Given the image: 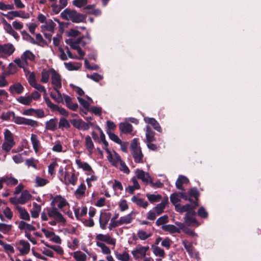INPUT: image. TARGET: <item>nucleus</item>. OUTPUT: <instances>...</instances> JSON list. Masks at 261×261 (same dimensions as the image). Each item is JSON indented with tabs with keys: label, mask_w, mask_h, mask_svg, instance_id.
<instances>
[{
	"label": "nucleus",
	"mask_w": 261,
	"mask_h": 261,
	"mask_svg": "<svg viewBox=\"0 0 261 261\" xmlns=\"http://www.w3.org/2000/svg\"><path fill=\"white\" fill-rule=\"evenodd\" d=\"M105 150L107 154V160L112 166L118 168L126 174L129 173V169L122 160L120 156L115 150H111L109 148H106Z\"/></svg>",
	"instance_id": "1"
},
{
	"label": "nucleus",
	"mask_w": 261,
	"mask_h": 261,
	"mask_svg": "<svg viewBox=\"0 0 261 261\" xmlns=\"http://www.w3.org/2000/svg\"><path fill=\"white\" fill-rule=\"evenodd\" d=\"M82 38H78L76 41L73 40L72 39L70 38L66 40V42L69 44L71 47L77 51L79 54V56H77L74 54H72L69 50L67 51V54L69 58L74 59H82L85 53L80 48L79 44H82L83 45L85 44V43H82Z\"/></svg>",
	"instance_id": "2"
},
{
	"label": "nucleus",
	"mask_w": 261,
	"mask_h": 261,
	"mask_svg": "<svg viewBox=\"0 0 261 261\" xmlns=\"http://www.w3.org/2000/svg\"><path fill=\"white\" fill-rule=\"evenodd\" d=\"M61 17L68 20H71L74 22L83 21L85 17L84 15L76 12L75 11L66 9L61 13Z\"/></svg>",
	"instance_id": "3"
},
{
	"label": "nucleus",
	"mask_w": 261,
	"mask_h": 261,
	"mask_svg": "<svg viewBox=\"0 0 261 261\" xmlns=\"http://www.w3.org/2000/svg\"><path fill=\"white\" fill-rule=\"evenodd\" d=\"M130 148L135 162L137 163H143V155L141 148L139 146L138 139L135 138L133 140L131 143Z\"/></svg>",
	"instance_id": "4"
},
{
	"label": "nucleus",
	"mask_w": 261,
	"mask_h": 261,
	"mask_svg": "<svg viewBox=\"0 0 261 261\" xmlns=\"http://www.w3.org/2000/svg\"><path fill=\"white\" fill-rule=\"evenodd\" d=\"M4 141L2 147L4 151L9 152L15 144L13 135L9 129H6L4 131Z\"/></svg>",
	"instance_id": "5"
},
{
	"label": "nucleus",
	"mask_w": 261,
	"mask_h": 261,
	"mask_svg": "<svg viewBox=\"0 0 261 261\" xmlns=\"http://www.w3.org/2000/svg\"><path fill=\"white\" fill-rule=\"evenodd\" d=\"M148 246L138 245L132 251V254L135 260H140L145 258L149 251Z\"/></svg>",
	"instance_id": "6"
},
{
	"label": "nucleus",
	"mask_w": 261,
	"mask_h": 261,
	"mask_svg": "<svg viewBox=\"0 0 261 261\" xmlns=\"http://www.w3.org/2000/svg\"><path fill=\"white\" fill-rule=\"evenodd\" d=\"M35 55L31 51L26 50L20 59H17L15 60V62L19 67L24 68L28 65V61H33L35 59Z\"/></svg>",
	"instance_id": "7"
},
{
	"label": "nucleus",
	"mask_w": 261,
	"mask_h": 261,
	"mask_svg": "<svg viewBox=\"0 0 261 261\" xmlns=\"http://www.w3.org/2000/svg\"><path fill=\"white\" fill-rule=\"evenodd\" d=\"M23 69L25 72L26 77L30 84L32 87H33L34 88H35V89H37L40 91H44L45 89L44 87L42 86L41 85L37 83L36 81L35 74L33 72H31L29 70H27L25 68Z\"/></svg>",
	"instance_id": "8"
},
{
	"label": "nucleus",
	"mask_w": 261,
	"mask_h": 261,
	"mask_svg": "<svg viewBox=\"0 0 261 261\" xmlns=\"http://www.w3.org/2000/svg\"><path fill=\"white\" fill-rule=\"evenodd\" d=\"M95 239L96 243H106L113 246H115L116 243V239L111 237L109 234H97L95 237Z\"/></svg>",
	"instance_id": "9"
},
{
	"label": "nucleus",
	"mask_w": 261,
	"mask_h": 261,
	"mask_svg": "<svg viewBox=\"0 0 261 261\" xmlns=\"http://www.w3.org/2000/svg\"><path fill=\"white\" fill-rule=\"evenodd\" d=\"M13 216V214L11 209L8 207L3 202H0V218L4 220V217L8 220H11Z\"/></svg>",
	"instance_id": "10"
},
{
	"label": "nucleus",
	"mask_w": 261,
	"mask_h": 261,
	"mask_svg": "<svg viewBox=\"0 0 261 261\" xmlns=\"http://www.w3.org/2000/svg\"><path fill=\"white\" fill-rule=\"evenodd\" d=\"M51 204L53 207H56V206H57L60 209L69 206V203L66 199L61 195L55 196L52 199Z\"/></svg>",
	"instance_id": "11"
},
{
	"label": "nucleus",
	"mask_w": 261,
	"mask_h": 261,
	"mask_svg": "<svg viewBox=\"0 0 261 261\" xmlns=\"http://www.w3.org/2000/svg\"><path fill=\"white\" fill-rule=\"evenodd\" d=\"M47 214L49 217L54 218L57 222H65V218L56 207L49 208L47 210Z\"/></svg>",
	"instance_id": "12"
},
{
	"label": "nucleus",
	"mask_w": 261,
	"mask_h": 261,
	"mask_svg": "<svg viewBox=\"0 0 261 261\" xmlns=\"http://www.w3.org/2000/svg\"><path fill=\"white\" fill-rule=\"evenodd\" d=\"M15 246L21 255L27 254L30 251V244L24 240H21L16 242Z\"/></svg>",
	"instance_id": "13"
},
{
	"label": "nucleus",
	"mask_w": 261,
	"mask_h": 261,
	"mask_svg": "<svg viewBox=\"0 0 261 261\" xmlns=\"http://www.w3.org/2000/svg\"><path fill=\"white\" fill-rule=\"evenodd\" d=\"M176 225L178 226L176 227L174 225L168 224L164 225L162 226V229L165 231H168L170 233H173L175 232H180L181 229H184V224L181 223L176 222Z\"/></svg>",
	"instance_id": "14"
},
{
	"label": "nucleus",
	"mask_w": 261,
	"mask_h": 261,
	"mask_svg": "<svg viewBox=\"0 0 261 261\" xmlns=\"http://www.w3.org/2000/svg\"><path fill=\"white\" fill-rule=\"evenodd\" d=\"M72 125L78 129L83 130H88L90 128V125H92L90 122H85L81 119H74L71 121Z\"/></svg>",
	"instance_id": "15"
},
{
	"label": "nucleus",
	"mask_w": 261,
	"mask_h": 261,
	"mask_svg": "<svg viewBox=\"0 0 261 261\" xmlns=\"http://www.w3.org/2000/svg\"><path fill=\"white\" fill-rule=\"evenodd\" d=\"M195 215L196 213L194 210H192L191 212H189V213H187L186 216L185 217V222L183 223L184 224V226L185 225L188 226H198L199 223L195 218Z\"/></svg>",
	"instance_id": "16"
},
{
	"label": "nucleus",
	"mask_w": 261,
	"mask_h": 261,
	"mask_svg": "<svg viewBox=\"0 0 261 261\" xmlns=\"http://www.w3.org/2000/svg\"><path fill=\"white\" fill-rule=\"evenodd\" d=\"M135 173L137 177L141 179L145 183H152V180L148 172H146L142 170L137 169L135 170Z\"/></svg>",
	"instance_id": "17"
},
{
	"label": "nucleus",
	"mask_w": 261,
	"mask_h": 261,
	"mask_svg": "<svg viewBox=\"0 0 261 261\" xmlns=\"http://www.w3.org/2000/svg\"><path fill=\"white\" fill-rule=\"evenodd\" d=\"M197 206L198 203L197 202H193L191 204H188L183 206L178 204L175 206V210L179 213L187 212L188 213L189 212H191Z\"/></svg>",
	"instance_id": "18"
},
{
	"label": "nucleus",
	"mask_w": 261,
	"mask_h": 261,
	"mask_svg": "<svg viewBox=\"0 0 261 261\" xmlns=\"http://www.w3.org/2000/svg\"><path fill=\"white\" fill-rule=\"evenodd\" d=\"M42 231L44 233L45 237L48 239L50 241L57 244H61L62 240L61 238L55 233L45 228H42Z\"/></svg>",
	"instance_id": "19"
},
{
	"label": "nucleus",
	"mask_w": 261,
	"mask_h": 261,
	"mask_svg": "<svg viewBox=\"0 0 261 261\" xmlns=\"http://www.w3.org/2000/svg\"><path fill=\"white\" fill-rule=\"evenodd\" d=\"M35 223L34 221L32 223H28L24 221H20L18 222V228L21 230L24 231L25 232L33 231L36 229L34 226Z\"/></svg>",
	"instance_id": "20"
},
{
	"label": "nucleus",
	"mask_w": 261,
	"mask_h": 261,
	"mask_svg": "<svg viewBox=\"0 0 261 261\" xmlns=\"http://www.w3.org/2000/svg\"><path fill=\"white\" fill-rule=\"evenodd\" d=\"M5 16L10 20L14 19L15 17H20L24 19H27L30 17V14L28 13L22 11L9 12Z\"/></svg>",
	"instance_id": "21"
},
{
	"label": "nucleus",
	"mask_w": 261,
	"mask_h": 261,
	"mask_svg": "<svg viewBox=\"0 0 261 261\" xmlns=\"http://www.w3.org/2000/svg\"><path fill=\"white\" fill-rule=\"evenodd\" d=\"M14 50L15 48L12 44L0 45V55L2 57L11 55Z\"/></svg>",
	"instance_id": "22"
},
{
	"label": "nucleus",
	"mask_w": 261,
	"mask_h": 261,
	"mask_svg": "<svg viewBox=\"0 0 261 261\" xmlns=\"http://www.w3.org/2000/svg\"><path fill=\"white\" fill-rule=\"evenodd\" d=\"M110 213H101L99 218L100 227L102 229H106V226L111 218Z\"/></svg>",
	"instance_id": "23"
},
{
	"label": "nucleus",
	"mask_w": 261,
	"mask_h": 261,
	"mask_svg": "<svg viewBox=\"0 0 261 261\" xmlns=\"http://www.w3.org/2000/svg\"><path fill=\"white\" fill-rule=\"evenodd\" d=\"M52 72L51 83L54 85V89H60L62 87L61 76L55 70Z\"/></svg>",
	"instance_id": "24"
},
{
	"label": "nucleus",
	"mask_w": 261,
	"mask_h": 261,
	"mask_svg": "<svg viewBox=\"0 0 261 261\" xmlns=\"http://www.w3.org/2000/svg\"><path fill=\"white\" fill-rule=\"evenodd\" d=\"M2 22L4 29L6 32L9 34L12 35L15 39H18L19 36L18 33L14 30L12 26L4 19L2 20Z\"/></svg>",
	"instance_id": "25"
},
{
	"label": "nucleus",
	"mask_w": 261,
	"mask_h": 261,
	"mask_svg": "<svg viewBox=\"0 0 261 261\" xmlns=\"http://www.w3.org/2000/svg\"><path fill=\"white\" fill-rule=\"evenodd\" d=\"M56 26V23L52 20L49 19L41 26V29L43 32L46 31L53 32Z\"/></svg>",
	"instance_id": "26"
},
{
	"label": "nucleus",
	"mask_w": 261,
	"mask_h": 261,
	"mask_svg": "<svg viewBox=\"0 0 261 261\" xmlns=\"http://www.w3.org/2000/svg\"><path fill=\"white\" fill-rule=\"evenodd\" d=\"M85 147L89 152V155H92L94 153V146L91 137L87 136L85 137Z\"/></svg>",
	"instance_id": "27"
},
{
	"label": "nucleus",
	"mask_w": 261,
	"mask_h": 261,
	"mask_svg": "<svg viewBox=\"0 0 261 261\" xmlns=\"http://www.w3.org/2000/svg\"><path fill=\"white\" fill-rule=\"evenodd\" d=\"M77 177L74 173H72L71 174L69 173H66L64 177V182L66 185L71 184L75 185L76 183Z\"/></svg>",
	"instance_id": "28"
},
{
	"label": "nucleus",
	"mask_w": 261,
	"mask_h": 261,
	"mask_svg": "<svg viewBox=\"0 0 261 261\" xmlns=\"http://www.w3.org/2000/svg\"><path fill=\"white\" fill-rule=\"evenodd\" d=\"M75 163L79 168L82 169L84 171L89 173L93 172L91 167L88 163L82 162L80 160H76Z\"/></svg>",
	"instance_id": "29"
},
{
	"label": "nucleus",
	"mask_w": 261,
	"mask_h": 261,
	"mask_svg": "<svg viewBox=\"0 0 261 261\" xmlns=\"http://www.w3.org/2000/svg\"><path fill=\"white\" fill-rule=\"evenodd\" d=\"M114 254L116 258L120 261H131V257L126 251H123L121 253L115 251Z\"/></svg>",
	"instance_id": "30"
},
{
	"label": "nucleus",
	"mask_w": 261,
	"mask_h": 261,
	"mask_svg": "<svg viewBox=\"0 0 261 261\" xmlns=\"http://www.w3.org/2000/svg\"><path fill=\"white\" fill-rule=\"evenodd\" d=\"M16 210L19 213V217L20 219L25 221L30 220V214L24 208L18 206L16 207Z\"/></svg>",
	"instance_id": "31"
},
{
	"label": "nucleus",
	"mask_w": 261,
	"mask_h": 261,
	"mask_svg": "<svg viewBox=\"0 0 261 261\" xmlns=\"http://www.w3.org/2000/svg\"><path fill=\"white\" fill-rule=\"evenodd\" d=\"M54 70H55L53 68L49 69H43L41 72V82L44 83H47L48 81L49 76H52V71Z\"/></svg>",
	"instance_id": "32"
},
{
	"label": "nucleus",
	"mask_w": 261,
	"mask_h": 261,
	"mask_svg": "<svg viewBox=\"0 0 261 261\" xmlns=\"http://www.w3.org/2000/svg\"><path fill=\"white\" fill-rule=\"evenodd\" d=\"M168 203V198L164 199L161 202L159 203L156 206L153 208V209L155 211L157 215H160L162 214L164 208H165L167 204Z\"/></svg>",
	"instance_id": "33"
},
{
	"label": "nucleus",
	"mask_w": 261,
	"mask_h": 261,
	"mask_svg": "<svg viewBox=\"0 0 261 261\" xmlns=\"http://www.w3.org/2000/svg\"><path fill=\"white\" fill-rule=\"evenodd\" d=\"M72 256L76 261H86L87 258V254L81 251L74 252Z\"/></svg>",
	"instance_id": "34"
},
{
	"label": "nucleus",
	"mask_w": 261,
	"mask_h": 261,
	"mask_svg": "<svg viewBox=\"0 0 261 261\" xmlns=\"http://www.w3.org/2000/svg\"><path fill=\"white\" fill-rule=\"evenodd\" d=\"M144 120L146 123L151 124L155 130L159 132H161V127L159 123L154 118L145 117Z\"/></svg>",
	"instance_id": "35"
},
{
	"label": "nucleus",
	"mask_w": 261,
	"mask_h": 261,
	"mask_svg": "<svg viewBox=\"0 0 261 261\" xmlns=\"http://www.w3.org/2000/svg\"><path fill=\"white\" fill-rule=\"evenodd\" d=\"M153 253L154 255L159 257V260H161L165 257V253L164 250L158 246H152Z\"/></svg>",
	"instance_id": "36"
},
{
	"label": "nucleus",
	"mask_w": 261,
	"mask_h": 261,
	"mask_svg": "<svg viewBox=\"0 0 261 261\" xmlns=\"http://www.w3.org/2000/svg\"><path fill=\"white\" fill-rule=\"evenodd\" d=\"M57 119L53 118L47 121L45 123V129L54 131L56 129L57 126Z\"/></svg>",
	"instance_id": "37"
},
{
	"label": "nucleus",
	"mask_w": 261,
	"mask_h": 261,
	"mask_svg": "<svg viewBox=\"0 0 261 261\" xmlns=\"http://www.w3.org/2000/svg\"><path fill=\"white\" fill-rule=\"evenodd\" d=\"M33 149L36 153H37L40 147V142L37 138V136L35 134H32L31 137Z\"/></svg>",
	"instance_id": "38"
},
{
	"label": "nucleus",
	"mask_w": 261,
	"mask_h": 261,
	"mask_svg": "<svg viewBox=\"0 0 261 261\" xmlns=\"http://www.w3.org/2000/svg\"><path fill=\"white\" fill-rule=\"evenodd\" d=\"M32 197V195L28 191H23L21 193V194L19 197L20 204H24L27 202L31 200Z\"/></svg>",
	"instance_id": "39"
},
{
	"label": "nucleus",
	"mask_w": 261,
	"mask_h": 261,
	"mask_svg": "<svg viewBox=\"0 0 261 261\" xmlns=\"http://www.w3.org/2000/svg\"><path fill=\"white\" fill-rule=\"evenodd\" d=\"M23 90V86L19 83H16L12 85L9 88V91L11 93L20 94Z\"/></svg>",
	"instance_id": "40"
},
{
	"label": "nucleus",
	"mask_w": 261,
	"mask_h": 261,
	"mask_svg": "<svg viewBox=\"0 0 261 261\" xmlns=\"http://www.w3.org/2000/svg\"><path fill=\"white\" fill-rule=\"evenodd\" d=\"M41 211V206L36 202L33 203V208L31 210V216L33 218L38 217Z\"/></svg>",
	"instance_id": "41"
},
{
	"label": "nucleus",
	"mask_w": 261,
	"mask_h": 261,
	"mask_svg": "<svg viewBox=\"0 0 261 261\" xmlns=\"http://www.w3.org/2000/svg\"><path fill=\"white\" fill-rule=\"evenodd\" d=\"M146 196L151 203L159 202L162 198V196L158 194H147Z\"/></svg>",
	"instance_id": "42"
},
{
	"label": "nucleus",
	"mask_w": 261,
	"mask_h": 261,
	"mask_svg": "<svg viewBox=\"0 0 261 261\" xmlns=\"http://www.w3.org/2000/svg\"><path fill=\"white\" fill-rule=\"evenodd\" d=\"M152 236V233L149 231H146L143 230H139L137 232L138 238L142 241L147 240Z\"/></svg>",
	"instance_id": "43"
},
{
	"label": "nucleus",
	"mask_w": 261,
	"mask_h": 261,
	"mask_svg": "<svg viewBox=\"0 0 261 261\" xmlns=\"http://www.w3.org/2000/svg\"><path fill=\"white\" fill-rule=\"evenodd\" d=\"M132 201L136 203L138 205L141 206L143 208H146L148 204V202L142 198H138L134 196L132 198Z\"/></svg>",
	"instance_id": "44"
},
{
	"label": "nucleus",
	"mask_w": 261,
	"mask_h": 261,
	"mask_svg": "<svg viewBox=\"0 0 261 261\" xmlns=\"http://www.w3.org/2000/svg\"><path fill=\"white\" fill-rule=\"evenodd\" d=\"M133 218L132 217V213H129L126 215L121 216L119 218L121 225L127 224L132 222Z\"/></svg>",
	"instance_id": "45"
},
{
	"label": "nucleus",
	"mask_w": 261,
	"mask_h": 261,
	"mask_svg": "<svg viewBox=\"0 0 261 261\" xmlns=\"http://www.w3.org/2000/svg\"><path fill=\"white\" fill-rule=\"evenodd\" d=\"M64 65L65 67L69 71L78 70L81 67L82 64L79 63H65Z\"/></svg>",
	"instance_id": "46"
},
{
	"label": "nucleus",
	"mask_w": 261,
	"mask_h": 261,
	"mask_svg": "<svg viewBox=\"0 0 261 261\" xmlns=\"http://www.w3.org/2000/svg\"><path fill=\"white\" fill-rule=\"evenodd\" d=\"M120 130L124 133H128L132 131V126L126 122H122L119 124Z\"/></svg>",
	"instance_id": "47"
},
{
	"label": "nucleus",
	"mask_w": 261,
	"mask_h": 261,
	"mask_svg": "<svg viewBox=\"0 0 261 261\" xmlns=\"http://www.w3.org/2000/svg\"><path fill=\"white\" fill-rule=\"evenodd\" d=\"M55 91L51 92V97L57 102H61L63 101V97L61 93L59 91V89H54Z\"/></svg>",
	"instance_id": "48"
},
{
	"label": "nucleus",
	"mask_w": 261,
	"mask_h": 261,
	"mask_svg": "<svg viewBox=\"0 0 261 261\" xmlns=\"http://www.w3.org/2000/svg\"><path fill=\"white\" fill-rule=\"evenodd\" d=\"M96 246L100 248L101 252L105 255H109L111 253V251L109 247L105 243H96Z\"/></svg>",
	"instance_id": "49"
},
{
	"label": "nucleus",
	"mask_w": 261,
	"mask_h": 261,
	"mask_svg": "<svg viewBox=\"0 0 261 261\" xmlns=\"http://www.w3.org/2000/svg\"><path fill=\"white\" fill-rule=\"evenodd\" d=\"M17 101L24 105H29L31 102V99L29 95L20 96L17 98Z\"/></svg>",
	"instance_id": "50"
},
{
	"label": "nucleus",
	"mask_w": 261,
	"mask_h": 261,
	"mask_svg": "<svg viewBox=\"0 0 261 261\" xmlns=\"http://www.w3.org/2000/svg\"><path fill=\"white\" fill-rule=\"evenodd\" d=\"M189 182V179L184 176L180 175L176 181V186L178 189H182V185L183 184Z\"/></svg>",
	"instance_id": "51"
},
{
	"label": "nucleus",
	"mask_w": 261,
	"mask_h": 261,
	"mask_svg": "<svg viewBox=\"0 0 261 261\" xmlns=\"http://www.w3.org/2000/svg\"><path fill=\"white\" fill-rule=\"evenodd\" d=\"M74 214L77 219L85 216L87 213V208L86 207H82L81 209L75 208L74 210Z\"/></svg>",
	"instance_id": "52"
},
{
	"label": "nucleus",
	"mask_w": 261,
	"mask_h": 261,
	"mask_svg": "<svg viewBox=\"0 0 261 261\" xmlns=\"http://www.w3.org/2000/svg\"><path fill=\"white\" fill-rule=\"evenodd\" d=\"M87 100H85L81 97H77V99L80 104L82 105L85 109H88L90 103H92L93 102L92 99L89 97H87Z\"/></svg>",
	"instance_id": "53"
},
{
	"label": "nucleus",
	"mask_w": 261,
	"mask_h": 261,
	"mask_svg": "<svg viewBox=\"0 0 261 261\" xmlns=\"http://www.w3.org/2000/svg\"><path fill=\"white\" fill-rule=\"evenodd\" d=\"M12 226L11 224H7L4 223H0V232L7 234L12 229Z\"/></svg>",
	"instance_id": "54"
},
{
	"label": "nucleus",
	"mask_w": 261,
	"mask_h": 261,
	"mask_svg": "<svg viewBox=\"0 0 261 261\" xmlns=\"http://www.w3.org/2000/svg\"><path fill=\"white\" fill-rule=\"evenodd\" d=\"M97 128L99 131L100 140L101 142H102V143L103 144V146H102L103 149L104 150H105V149H106V148H109V147H108L109 144H108V142L106 140V137H105L104 133H103L102 130L100 128H99V127H97Z\"/></svg>",
	"instance_id": "55"
},
{
	"label": "nucleus",
	"mask_w": 261,
	"mask_h": 261,
	"mask_svg": "<svg viewBox=\"0 0 261 261\" xmlns=\"http://www.w3.org/2000/svg\"><path fill=\"white\" fill-rule=\"evenodd\" d=\"M18 180L11 176H5V183L8 186H12L16 185L18 184Z\"/></svg>",
	"instance_id": "56"
},
{
	"label": "nucleus",
	"mask_w": 261,
	"mask_h": 261,
	"mask_svg": "<svg viewBox=\"0 0 261 261\" xmlns=\"http://www.w3.org/2000/svg\"><path fill=\"white\" fill-rule=\"evenodd\" d=\"M180 193L173 194L170 196V200L174 206L179 204L180 201Z\"/></svg>",
	"instance_id": "57"
},
{
	"label": "nucleus",
	"mask_w": 261,
	"mask_h": 261,
	"mask_svg": "<svg viewBox=\"0 0 261 261\" xmlns=\"http://www.w3.org/2000/svg\"><path fill=\"white\" fill-rule=\"evenodd\" d=\"M146 138L147 142H152L155 140L154 133L150 130V128L148 126L146 127Z\"/></svg>",
	"instance_id": "58"
},
{
	"label": "nucleus",
	"mask_w": 261,
	"mask_h": 261,
	"mask_svg": "<svg viewBox=\"0 0 261 261\" xmlns=\"http://www.w3.org/2000/svg\"><path fill=\"white\" fill-rule=\"evenodd\" d=\"M38 162V160L31 158L26 160L25 164L28 167H32L35 169H37V164Z\"/></svg>",
	"instance_id": "59"
},
{
	"label": "nucleus",
	"mask_w": 261,
	"mask_h": 261,
	"mask_svg": "<svg viewBox=\"0 0 261 261\" xmlns=\"http://www.w3.org/2000/svg\"><path fill=\"white\" fill-rule=\"evenodd\" d=\"M107 133L111 140L118 144H121V140L112 131L107 130Z\"/></svg>",
	"instance_id": "60"
},
{
	"label": "nucleus",
	"mask_w": 261,
	"mask_h": 261,
	"mask_svg": "<svg viewBox=\"0 0 261 261\" xmlns=\"http://www.w3.org/2000/svg\"><path fill=\"white\" fill-rule=\"evenodd\" d=\"M185 248L188 251L189 254L192 256L193 254V247L191 243L188 242L186 240H184L182 242Z\"/></svg>",
	"instance_id": "61"
},
{
	"label": "nucleus",
	"mask_w": 261,
	"mask_h": 261,
	"mask_svg": "<svg viewBox=\"0 0 261 261\" xmlns=\"http://www.w3.org/2000/svg\"><path fill=\"white\" fill-rule=\"evenodd\" d=\"M27 119L28 118L20 116H16L15 115L13 121L14 123L18 125H26Z\"/></svg>",
	"instance_id": "62"
},
{
	"label": "nucleus",
	"mask_w": 261,
	"mask_h": 261,
	"mask_svg": "<svg viewBox=\"0 0 261 261\" xmlns=\"http://www.w3.org/2000/svg\"><path fill=\"white\" fill-rule=\"evenodd\" d=\"M86 187L84 184H81L75 191V194L77 196L81 197L84 195L85 192Z\"/></svg>",
	"instance_id": "63"
},
{
	"label": "nucleus",
	"mask_w": 261,
	"mask_h": 261,
	"mask_svg": "<svg viewBox=\"0 0 261 261\" xmlns=\"http://www.w3.org/2000/svg\"><path fill=\"white\" fill-rule=\"evenodd\" d=\"M59 128H69L70 127V125L68 120L62 117L60 119V121L59 122Z\"/></svg>",
	"instance_id": "64"
}]
</instances>
